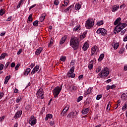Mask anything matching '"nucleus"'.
Here are the masks:
<instances>
[{
  "label": "nucleus",
  "mask_w": 127,
  "mask_h": 127,
  "mask_svg": "<svg viewBox=\"0 0 127 127\" xmlns=\"http://www.w3.org/2000/svg\"><path fill=\"white\" fill-rule=\"evenodd\" d=\"M121 20H122V18L121 17H119L114 21V25H117V26L114 29V33H119V32L122 31V30H123L125 27H127V23H122L121 22H120Z\"/></svg>",
  "instance_id": "nucleus-1"
},
{
  "label": "nucleus",
  "mask_w": 127,
  "mask_h": 127,
  "mask_svg": "<svg viewBox=\"0 0 127 127\" xmlns=\"http://www.w3.org/2000/svg\"><path fill=\"white\" fill-rule=\"evenodd\" d=\"M79 43H80V39L75 36H73L70 38V46L74 49L77 50L79 47Z\"/></svg>",
  "instance_id": "nucleus-2"
},
{
  "label": "nucleus",
  "mask_w": 127,
  "mask_h": 127,
  "mask_svg": "<svg viewBox=\"0 0 127 127\" xmlns=\"http://www.w3.org/2000/svg\"><path fill=\"white\" fill-rule=\"evenodd\" d=\"M110 74V71L107 67H105L99 73V76L101 78H106Z\"/></svg>",
  "instance_id": "nucleus-3"
},
{
  "label": "nucleus",
  "mask_w": 127,
  "mask_h": 127,
  "mask_svg": "<svg viewBox=\"0 0 127 127\" xmlns=\"http://www.w3.org/2000/svg\"><path fill=\"white\" fill-rule=\"evenodd\" d=\"M62 90V86L60 87L59 86L56 87L53 90V95H54V98H57L58 95L60 94V92Z\"/></svg>",
  "instance_id": "nucleus-4"
},
{
  "label": "nucleus",
  "mask_w": 127,
  "mask_h": 127,
  "mask_svg": "<svg viewBox=\"0 0 127 127\" xmlns=\"http://www.w3.org/2000/svg\"><path fill=\"white\" fill-rule=\"evenodd\" d=\"M94 26V20L88 19L85 23V27L87 28V29H90L92 28Z\"/></svg>",
  "instance_id": "nucleus-5"
},
{
  "label": "nucleus",
  "mask_w": 127,
  "mask_h": 127,
  "mask_svg": "<svg viewBox=\"0 0 127 127\" xmlns=\"http://www.w3.org/2000/svg\"><path fill=\"white\" fill-rule=\"evenodd\" d=\"M96 33H97V34H101L103 36H105L108 34V31H107V30L104 29V28H101L97 30Z\"/></svg>",
  "instance_id": "nucleus-6"
},
{
  "label": "nucleus",
  "mask_w": 127,
  "mask_h": 127,
  "mask_svg": "<svg viewBox=\"0 0 127 127\" xmlns=\"http://www.w3.org/2000/svg\"><path fill=\"white\" fill-rule=\"evenodd\" d=\"M36 118L34 117V116H31L30 120H29V123L31 126H34L36 125Z\"/></svg>",
  "instance_id": "nucleus-7"
},
{
  "label": "nucleus",
  "mask_w": 127,
  "mask_h": 127,
  "mask_svg": "<svg viewBox=\"0 0 127 127\" xmlns=\"http://www.w3.org/2000/svg\"><path fill=\"white\" fill-rule=\"evenodd\" d=\"M21 115H22V111H17L14 116V118L16 119H18V118H20V117H21Z\"/></svg>",
  "instance_id": "nucleus-8"
},
{
  "label": "nucleus",
  "mask_w": 127,
  "mask_h": 127,
  "mask_svg": "<svg viewBox=\"0 0 127 127\" xmlns=\"http://www.w3.org/2000/svg\"><path fill=\"white\" fill-rule=\"evenodd\" d=\"M39 70V66L36 65L31 72V75H33V74H35L37 71Z\"/></svg>",
  "instance_id": "nucleus-9"
},
{
  "label": "nucleus",
  "mask_w": 127,
  "mask_h": 127,
  "mask_svg": "<svg viewBox=\"0 0 127 127\" xmlns=\"http://www.w3.org/2000/svg\"><path fill=\"white\" fill-rule=\"evenodd\" d=\"M91 56H93V55L94 54H96V53H97V46H94L91 48Z\"/></svg>",
  "instance_id": "nucleus-10"
},
{
  "label": "nucleus",
  "mask_w": 127,
  "mask_h": 127,
  "mask_svg": "<svg viewBox=\"0 0 127 127\" xmlns=\"http://www.w3.org/2000/svg\"><path fill=\"white\" fill-rule=\"evenodd\" d=\"M119 8H120V6H119V5H114L112 7V11H113V12H115L117 11V10H118Z\"/></svg>",
  "instance_id": "nucleus-11"
},
{
  "label": "nucleus",
  "mask_w": 127,
  "mask_h": 127,
  "mask_svg": "<svg viewBox=\"0 0 127 127\" xmlns=\"http://www.w3.org/2000/svg\"><path fill=\"white\" fill-rule=\"evenodd\" d=\"M42 95H43V89L40 88L37 92V96L40 97Z\"/></svg>",
  "instance_id": "nucleus-12"
},
{
  "label": "nucleus",
  "mask_w": 127,
  "mask_h": 127,
  "mask_svg": "<svg viewBox=\"0 0 127 127\" xmlns=\"http://www.w3.org/2000/svg\"><path fill=\"white\" fill-rule=\"evenodd\" d=\"M89 46H90V45H89V44H88V43H85L82 47L83 50L84 51H86L88 49V48H89Z\"/></svg>",
  "instance_id": "nucleus-13"
},
{
  "label": "nucleus",
  "mask_w": 127,
  "mask_h": 127,
  "mask_svg": "<svg viewBox=\"0 0 127 127\" xmlns=\"http://www.w3.org/2000/svg\"><path fill=\"white\" fill-rule=\"evenodd\" d=\"M74 117H76V113L75 112H70L67 115V118H69V119H73Z\"/></svg>",
  "instance_id": "nucleus-14"
},
{
  "label": "nucleus",
  "mask_w": 127,
  "mask_h": 127,
  "mask_svg": "<svg viewBox=\"0 0 127 127\" xmlns=\"http://www.w3.org/2000/svg\"><path fill=\"white\" fill-rule=\"evenodd\" d=\"M66 39H67V37L64 36L63 37L61 40L60 41V44L62 45L64 44L65 43V41H66Z\"/></svg>",
  "instance_id": "nucleus-15"
},
{
  "label": "nucleus",
  "mask_w": 127,
  "mask_h": 127,
  "mask_svg": "<svg viewBox=\"0 0 127 127\" xmlns=\"http://www.w3.org/2000/svg\"><path fill=\"white\" fill-rule=\"evenodd\" d=\"M74 7V5H71L69 7H68L66 9L63 10L64 12H68L69 10H72V9Z\"/></svg>",
  "instance_id": "nucleus-16"
},
{
  "label": "nucleus",
  "mask_w": 127,
  "mask_h": 127,
  "mask_svg": "<svg viewBox=\"0 0 127 127\" xmlns=\"http://www.w3.org/2000/svg\"><path fill=\"white\" fill-rule=\"evenodd\" d=\"M93 90V88L89 87L86 92H85L84 94L85 96H87V95H89V94H91L92 93V90Z\"/></svg>",
  "instance_id": "nucleus-17"
},
{
  "label": "nucleus",
  "mask_w": 127,
  "mask_h": 127,
  "mask_svg": "<svg viewBox=\"0 0 127 127\" xmlns=\"http://www.w3.org/2000/svg\"><path fill=\"white\" fill-rule=\"evenodd\" d=\"M81 7H82V6L81 5V4H79V3H76L74 7L76 10H79Z\"/></svg>",
  "instance_id": "nucleus-18"
},
{
  "label": "nucleus",
  "mask_w": 127,
  "mask_h": 127,
  "mask_svg": "<svg viewBox=\"0 0 127 127\" xmlns=\"http://www.w3.org/2000/svg\"><path fill=\"white\" fill-rule=\"evenodd\" d=\"M43 50V49L42 48H39L37 50V51L35 52V54L36 55H39L40 53H41V52Z\"/></svg>",
  "instance_id": "nucleus-19"
},
{
  "label": "nucleus",
  "mask_w": 127,
  "mask_h": 127,
  "mask_svg": "<svg viewBox=\"0 0 127 127\" xmlns=\"http://www.w3.org/2000/svg\"><path fill=\"white\" fill-rule=\"evenodd\" d=\"M82 115H86L89 113V108L83 109L82 111Z\"/></svg>",
  "instance_id": "nucleus-20"
},
{
  "label": "nucleus",
  "mask_w": 127,
  "mask_h": 127,
  "mask_svg": "<svg viewBox=\"0 0 127 127\" xmlns=\"http://www.w3.org/2000/svg\"><path fill=\"white\" fill-rule=\"evenodd\" d=\"M68 78H75V74L71 72L67 73Z\"/></svg>",
  "instance_id": "nucleus-21"
},
{
  "label": "nucleus",
  "mask_w": 127,
  "mask_h": 127,
  "mask_svg": "<svg viewBox=\"0 0 127 127\" xmlns=\"http://www.w3.org/2000/svg\"><path fill=\"white\" fill-rule=\"evenodd\" d=\"M53 117V116L52 115V114H47L45 118V120L46 121H48L49 119H52Z\"/></svg>",
  "instance_id": "nucleus-22"
},
{
  "label": "nucleus",
  "mask_w": 127,
  "mask_h": 127,
  "mask_svg": "<svg viewBox=\"0 0 127 127\" xmlns=\"http://www.w3.org/2000/svg\"><path fill=\"white\" fill-rule=\"evenodd\" d=\"M45 19V14H42L41 16L39 18V20L42 22Z\"/></svg>",
  "instance_id": "nucleus-23"
},
{
  "label": "nucleus",
  "mask_w": 127,
  "mask_h": 127,
  "mask_svg": "<svg viewBox=\"0 0 127 127\" xmlns=\"http://www.w3.org/2000/svg\"><path fill=\"white\" fill-rule=\"evenodd\" d=\"M121 98H122V99H123V100H125V101H127V93H124L123 94H122L121 96Z\"/></svg>",
  "instance_id": "nucleus-24"
},
{
  "label": "nucleus",
  "mask_w": 127,
  "mask_h": 127,
  "mask_svg": "<svg viewBox=\"0 0 127 127\" xmlns=\"http://www.w3.org/2000/svg\"><path fill=\"white\" fill-rule=\"evenodd\" d=\"M103 24H104V20H101L97 22L96 25H98V26H101V25H103Z\"/></svg>",
  "instance_id": "nucleus-25"
},
{
  "label": "nucleus",
  "mask_w": 127,
  "mask_h": 127,
  "mask_svg": "<svg viewBox=\"0 0 127 127\" xmlns=\"http://www.w3.org/2000/svg\"><path fill=\"white\" fill-rule=\"evenodd\" d=\"M30 71H31V69L30 68H27L24 72V75H25L26 76H27V75L29 74V72H30Z\"/></svg>",
  "instance_id": "nucleus-26"
},
{
  "label": "nucleus",
  "mask_w": 127,
  "mask_h": 127,
  "mask_svg": "<svg viewBox=\"0 0 127 127\" xmlns=\"http://www.w3.org/2000/svg\"><path fill=\"white\" fill-rule=\"evenodd\" d=\"M104 57L105 55H104V54H101L99 57V58L98 59V61H99V62H101V61H102V60L104 59Z\"/></svg>",
  "instance_id": "nucleus-27"
},
{
  "label": "nucleus",
  "mask_w": 127,
  "mask_h": 127,
  "mask_svg": "<svg viewBox=\"0 0 127 127\" xmlns=\"http://www.w3.org/2000/svg\"><path fill=\"white\" fill-rule=\"evenodd\" d=\"M77 87L72 86L70 87V90L71 91V92H74V91H77Z\"/></svg>",
  "instance_id": "nucleus-28"
},
{
  "label": "nucleus",
  "mask_w": 127,
  "mask_h": 127,
  "mask_svg": "<svg viewBox=\"0 0 127 127\" xmlns=\"http://www.w3.org/2000/svg\"><path fill=\"white\" fill-rule=\"evenodd\" d=\"M6 53H3L0 56V60H2V59H4L5 58V56H6Z\"/></svg>",
  "instance_id": "nucleus-29"
},
{
  "label": "nucleus",
  "mask_w": 127,
  "mask_h": 127,
  "mask_svg": "<svg viewBox=\"0 0 127 127\" xmlns=\"http://www.w3.org/2000/svg\"><path fill=\"white\" fill-rule=\"evenodd\" d=\"M119 46H120V44L117 43L114 45L113 48L114 49H118Z\"/></svg>",
  "instance_id": "nucleus-30"
},
{
  "label": "nucleus",
  "mask_w": 127,
  "mask_h": 127,
  "mask_svg": "<svg viewBox=\"0 0 127 127\" xmlns=\"http://www.w3.org/2000/svg\"><path fill=\"white\" fill-rule=\"evenodd\" d=\"M66 113H67V111H66V110H64V109H63L62 112L61 114V117H64L65 116V114H66Z\"/></svg>",
  "instance_id": "nucleus-31"
},
{
  "label": "nucleus",
  "mask_w": 127,
  "mask_h": 127,
  "mask_svg": "<svg viewBox=\"0 0 127 127\" xmlns=\"http://www.w3.org/2000/svg\"><path fill=\"white\" fill-rule=\"evenodd\" d=\"M110 103L111 102H109L107 105V108H106L107 112H110V110L111 109V107H110L111 105H110Z\"/></svg>",
  "instance_id": "nucleus-32"
},
{
  "label": "nucleus",
  "mask_w": 127,
  "mask_h": 127,
  "mask_svg": "<svg viewBox=\"0 0 127 127\" xmlns=\"http://www.w3.org/2000/svg\"><path fill=\"white\" fill-rule=\"evenodd\" d=\"M78 30H80V26H76L73 28V31H78Z\"/></svg>",
  "instance_id": "nucleus-33"
},
{
  "label": "nucleus",
  "mask_w": 127,
  "mask_h": 127,
  "mask_svg": "<svg viewBox=\"0 0 127 127\" xmlns=\"http://www.w3.org/2000/svg\"><path fill=\"white\" fill-rule=\"evenodd\" d=\"M74 70H75V67L74 66H72V67H71L68 73H74Z\"/></svg>",
  "instance_id": "nucleus-34"
},
{
  "label": "nucleus",
  "mask_w": 127,
  "mask_h": 127,
  "mask_svg": "<svg viewBox=\"0 0 127 127\" xmlns=\"http://www.w3.org/2000/svg\"><path fill=\"white\" fill-rule=\"evenodd\" d=\"M83 100V96H80L77 98V102L79 103V102H80V101H82Z\"/></svg>",
  "instance_id": "nucleus-35"
},
{
  "label": "nucleus",
  "mask_w": 127,
  "mask_h": 127,
  "mask_svg": "<svg viewBox=\"0 0 127 127\" xmlns=\"http://www.w3.org/2000/svg\"><path fill=\"white\" fill-rule=\"evenodd\" d=\"M127 102H126L125 104V105L122 108V110H123V111H126V110H127Z\"/></svg>",
  "instance_id": "nucleus-36"
},
{
  "label": "nucleus",
  "mask_w": 127,
  "mask_h": 127,
  "mask_svg": "<svg viewBox=\"0 0 127 127\" xmlns=\"http://www.w3.org/2000/svg\"><path fill=\"white\" fill-rule=\"evenodd\" d=\"M60 60H61V61L63 62H65V61H66V57H61Z\"/></svg>",
  "instance_id": "nucleus-37"
},
{
  "label": "nucleus",
  "mask_w": 127,
  "mask_h": 127,
  "mask_svg": "<svg viewBox=\"0 0 127 127\" xmlns=\"http://www.w3.org/2000/svg\"><path fill=\"white\" fill-rule=\"evenodd\" d=\"M101 70H102V67L98 66V67H97L96 70V73H99V72H100V71H101Z\"/></svg>",
  "instance_id": "nucleus-38"
},
{
  "label": "nucleus",
  "mask_w": 127,
  "mask_h": 127,
  "mask_svg": "<svg viewBox=\"0 0 127 127\" xmlns=\"http://www.w3.org/2000/svg\"><path fill=\"white\" fill-rule=\"evenodd\" d=\"M34 26H38V21L36 20L33 22Z\"/></svg>",
  "instance_id": "nucleus-39"
},
{
  "label": "nucleus",
  "mask_w": 127,
  "mask_h": 127,
  "mask_svg": "<svg viewBox=\"0 0 127 127\" xmlns=\"http://www.w3.org/2000/svg\"><path fill=\"white\" fill-rule=\"evenodd\" d=\"M28 21H32V14H31L29 16V17H28Z\"/></svg>",
  "instance_id": "nucleus-40"
},
{
  "label": "nucleus",
  "mask_w": 127,
  "mask_h": 127,
  "mask_svg": "<svg viewBox=\"0 0 127 127\" xmlns=\"http://www.w3.org/2000/svg\"><path fill=\"white\" fill-rule=\"evenodd\" d=\"M30 108H31V106L29 104L27 105V106L25 107L26 111H29Z\"/></svg>",
  "instance_id": "nucleus-41"
},
{
  "label": "nucleus",
  "mask_w": 127,
  "mask_h": 127,
  "mask_svg": "<svg viewBox=\"0 0 127 127\" xmlns=\"http://www.w3.org/2000/svg\"><path fill=\"white\" fill-rule=\"evenodd\" d=\"M69 108H70V106L69 105H66L64 108V110L65 111V112H67V111L69 110Z\"/></svg>",
  "instance_id": "nucleus-42"
},
{
  "label": "nucleus",
  "mask_w": 127,
  "mask_h": 127,
  "mask_svg": "<svg viewBox=\"0 0 127 127\" xmlns=\"http://www.w3.org/2000/svg\"><path fill=\"white\" fill-rule=\"evenodd\" d=\"M102 97H103V95L102 94L98 95L96 97V100L97 101H99V100H100V99H101Z\"/></svg>",
  "instance_id": "nucleus-43"
},
{
  "label": "nucleus",
  "mask_w": 127,
  "mask_h": 127,
  "mask_svg": "<svg viewBox=\"0 0 127 127\" xmlns=\"http://www.w3.org/2000/svg\"><path fill=\"white\" fill-rule=\"evenodd\" d=\"M93 67H94V65L93 64H91L88 65V68L89 70H92Z\"/></svg>",
  "instance_id": "nucleus-44"
},
{
  "label": "nucleus",
  "mask_w": 127,
  "mask_h": 127,
  "mask_svg": "<svg viewBox=\"0 0 127 127\" xmlns=\"http://www.w3.org/2000/svg\"><path fill=\"white\" fill-rule=\"evenodd\" d=\"M4 14V11H3V9H0V15L1 16L3 15Z\"/></svg>",
  "instance_id": "nucleus-45"
},
{
  "label": "nucleus",
  "mask_w": 127,
  "mask_h": 127,
  "mask_svg": "<svg viewBox=\"0 0 127 127\" xmlns=\"http://www.w3.org/2000/svg\"><path fill=\"white\" fill-rule=\"evenodd\" d=\"M53 44V40L51 39L50 42L49 43V45H48L49 47H51V45Z\"/></svg>",
  "instance_id": "nucleus-46"
},
{
  "label": "nucleus",
  "mask_w": 127,
  "mask_h": 127,
  "mask_svg": "<svg viewBox=\"0 0 127 127\" xmlns=\"http://www.w3.org/2000/svg\"><path fill=\"white\" fill-rule=\"evenodd\" d=\"M64 5L67 6V5H68V3H69V0H64Z\"/></svg>",
  "instance_id": "nucleus-47"
},
{
  "label": "nucleus",
  "mask_w": 127,
  "mask_h": 127,
  "mask_svg": "<svg viewBox=\"0 0 127 127\" xmlns=\"http://www.w3.org/2000/svg\"><path fill=\"white\" fill-rule=\"evenodd\" d=\"M124 51H125V48H122L119 51V53L122 54V53H124Z\"/></svg>",
  "instance_id": "nucleus-48"
},
{
  "label": "nucleus",
  "mask_w": 127,
  "mask_h": 127,
  "mask_svg": "<svg viewBox=\"0 0 127 127\" xmlns=\"http://www.w3.org/2000/svg\"><path fill=\"white\" fill-rule=\"evenodd\" d=\"M75 63H76L75 60H72L70 62V66H73V65H75Z\"/></svg>",
  "instance_id": "nucleus-49"
},
{
  "label": "nucleus",
  "mask_w": 127,
  "mask_h": 127,
  "mask_svg": "<svg viewBox=\"0 0 127 127\" xmlns=\"http://www.w3.org/2000/svg\"><path fill=\"white\" fill-rule=\"evenodd\" d=\"M54 3L55 5H58L59 4V1L58 0H55Z\"/></svg>",
  "instance_id": "nucleus-50"
},
{
  "label": "nucleus",
  "mask_w": 127,
  "mask_h": 127,
  "mask_svg": "<svg viewBox=\"0 0 127 127\" xmlns=\"http://www.w3.org/2000/svg\"><path fill=\"white\" fill-rule=\"evenodd\" d=\"M21 100V97H18L16 100V103H19L20 102V100Z\"/></svg>",
  "instance_id": "nucleus-51"
},
{
  "label": "nucleus",
  "mask_w": 127,
  "mask_h": 127,
  "mask_svg": "<svg viewBox=\"0 0 127 127\" xmlns=\"http://www.w3.org/2000/svg\"><path fill=\"white\" fill-rule=\"evenodd\" d=\"M126 31H127V29L123 30V31H122L121 32V34L122 35H124V34H125V33H126Z\"/></svg>",
  "instance_id": "nucleus-52"
},
{
  "label": "nucleus",
  "mask_w": 127,
  "mask_h": 127,
  "mask_svg": "<svg viewBox=\"0 0 127 127\" xmlns=\"http://www.w3.org/2000/svg\"><path fill=\"white\" fill-rule=\"evenodd\" d=\"M86 37V35L85 34H83L82 35L80 36V39H84Z\"/></svg>",
  "instance_id": "nucleus-53"
},
{
  "label": "nucleus",
  "mask_w": 127,
  "mask_h": 127,
  "mask_svg": "<svg viewBox=\"0 0 127 127\" xmlns=\"http://www.w3.org/2000/svg\"><path fill=\"white\" fill-rule=\"evenodd\" d=\"M19 66H20V64H17L16 66L15 67V70H18V68H19Z\"/></svg>",
  "instance_id": "nucleus-54"
},
{
  "label": "nucleus",
  "mask_w": 127,
  "mask_h": 127,
  "mask_svg": "<svg viewBox=\"0 0 127 127\" xmlns=\"http://www.w3.org/2000/svg\"><path fill=\"white\" fill-rule=\"evenodd\" d=\"M34 66H35V63H33L30 65V67L31 68V69H32V68H33V67H34Z\"/></svg>",
  "instance_id": "nucleus-55"
},
{
  "label": "nucleus",
  "mask_w": 127,
  "mask_h": 127,
  "mask_svg": "<svg viewBox=\"0 0 127 127\" xmlns=\"http://www.w3.org/2000/svg\"><path fill=\"white\" fill-rule=\"evenodd\" d=\"M35 6H36V4H33V5L29 7V10H31V9H32V8H33V7H35Z\"/></svg>",
  "instance_id": "nucleus-56"
},
{
  "label": "nucleus",
  "mask_w": 127,
  "mask_h": 127,
  "mask_svg": "<svg viewBox=\"0 0 127 127\" xmlns=\"http://www.w3.org/2000/svg\"><path fill=\"white\" fill-rule=\"evenodd\" d=\"M3 64H0V70L1 71L3 69Z\"/></svg>",
  "instance_id": "nucleus-57"
},
{
  "label": "nucleus",
  "mask_w": 127,
  "mask_h": 127,
  "mask_svg": "<svg viewBox=\"0 0 127 127\" xmlns=\"http://www.w3.org/2000/svg\"><path fill=\"white\" fill-rule=\"evenodd\" d=\"M4 95V94L2 92H0V100L2 98V97Z\"/></svg>",
  "instance_id": "nucleus-58"
},
{
  "label": "nucleus",
  "mask_w": 127,
  "mask_h": 127,
  "mask_svg": "<svg viewBox=\"0 0 127 127\" xmlns=\"http://www.w3.org/2000/svg\"><path fill=\"white\" fill-rule=\"evenodd\" d=\"M22 52V50L19 49V51L17 53V55H20V54Z\"/></svg>",
  "instance_id": "nucleus-59"
},
{
  "label": "nucleus",
  "mask_w": 127,
  "mask_h": 127,
  "mask_svg": "<svg viewBox=\"0 0 127 127\" xmlns=\"http://www.w3.org/2000/svg\"><path fill=\"white\" fill-rule=\"evenodd\" d=\"M4 118H5V116H3L2 117L0 118V122H2L3 120H4Z\"/></svg>",
  "instance_id": "nucleus-60"
},
{
  "label": "nucleus",
  "mask_w": 127,
  "mask_h": 127,
  "mask_svg": "<svg viewBox=\"0 0 127 127\" xmlns=\"http://www.w3.org/2000/svg\"><path fill=\"white\" fill-rule=\"evenodd\" d=\"M112 89V88H111V86H110V85H107V86H106V90H107V91H109V90H110V89Z\"/></svg>",
  "instance_id": "nucleus-61"
},
{
  "label": "nucleus",
  "mask_w": 127,
  "mask_h": 127,
  "mask_svg": "<svg viewBox=\"0 0 127 127\" xmlns=\"http://www.w3.org/2000/svg\"><path fill=\"white\" fill-rule=\"evenodd\" d=\"M9 79H10V76H6L5 80H6V81H8Z\"/></svg>",
  "instance_id": "nucleus-62"
},
{
  "label": "nucleus",
  "mask_w": 127,
  "mask_h": 127,
  "mask_svg": "<svg viewBox=\"0 0 127 127\" xmlns=\"http://www.w3.org/2000/svg\"><path fill=\"white\" fill-rule=\"evenodd\" d=\"M20 5H21V1H19V4L17 6V8H19V7H20Z\"/></svg>",
  "instance_id": "nucleus-63"
},
{
  "label": "nucleus",
  "mask_w": 127,
  "mask_h": 127,
  "mask_svg": "<svg viewBox=\"0 0 127 127\" xmlns=\"http://www.w3.org/2000/svg\"><path fill=\"white\" fill-rule=\"evenodd\" d=\"M4 35H5V32L4 31L0 33V36H3Z\"/></svg>",
  "instance_id": "nucleus-64"
}]
</instances>
